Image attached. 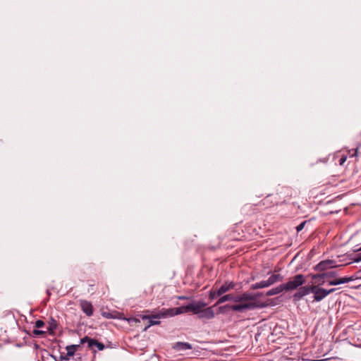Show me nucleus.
<instances>
[{
    "mask_svg": "<svg viewBox=\"0 0 361 361\" xmlns=\"http://www.w3.org/2000/svg\"><path fill=\"white\" fill-rule=\"evenodd\" d=\"M262 295V293H243L241 295H237V304L231 305V309L233 311L242 312L243 310L266 307L264 303L257 300V298Z\"/></svg>",
    "mask_w": 361,
    "mask_h": 361,
    "instance_id": "obj_1",
    "label": "nucleus"
},
{
    "mask_svg": "<svg viewBox=\"0 0 361 361\" xmlns=\"http://www.w3.org/2000/svg\"><path fill=\"white\" fill-rule=\"evenodd\" d=\"M305 283L304 275L300 274L291 278L287 283H283L286 291H292L298 289Z\"/></svg>",
    "mask_w": 361,
    "mask_h": 361,
    "instance_id": "obj_2",
    "label": "nucleus"
},
{
    "mask_svg": "<svg viewBox=\"0 0 361 361\" xmlns=\"http://www.w3.org/2000/svg\"><path fill=\"white\" fill-rule=\"evenodd\" d=\"M341 266L336 261L332 259H326L320 262L314 269L317 271H324L329 269H332Z\"/></svg>",
    "mask_w": 361,
    "mask_h": 361,
    "instance_id": "obj_3",
    "label": "nucleus"
},
{
    "mask_svg": "<svg viewBox=\"0 0 361 361\" xmlns=\"http://www.w3.org/2000/svg\"><path fill=\"white\" fill-rule=\"evenodd\" d=\"M168 314H169L165 313V311L164 310L157 314L142 316V319H149V325L145 327V330H146L150 326L159 324L160 323L159 319L160 318L166 317Z\"/></svg>",
    "mask_w": 361,
    "mask_h": 361,
    "instance_id": "obj_4",
    "label": "nucleus"
},
{
    "mask_svg": "<svg viewBox=\"0 0 361 361\" xmlns=\"http://www.w3.org/2000/svg\"><path fill=\"white\" fill-rule=\"evenodd\" d=\"M207 305V304L203 301H197L188 305L187 308L193 314L199 315Z\"/></svg>",
    "mask_w": 361,
    "mask_h": 361,
    "instance_id": "obj_5",
    "label": "nucleus"
},
{
    "mask_svg": "<svg viewBox=\"0 0 361 361\" xmlns=\"http://www.w3.org/2000/svg\"><path fill=\"white\" fill-rule=\"evenodd\" d=\"M314 289H315L314 288V285L305 286H301L298 288V291L294 294L293 297L295 300H299L309 293H313Z\"/></svg>",
    "mask_w": 361,
    "mask_h": 361,
    "instance_id": "obj_6",
    "label": "nucleus"
},
{
    "mask_svg": "<svg viewBox=\"0 0 361 361\" xmlns=\"http://www.w3.org/2000/svg\"><path fill=\"white\" fill-rule=\"evenodd\" d=\"M314 300L317 302H319L322 300L326 296H327V293L326 292V289L319 288V286L314 285Z\"/></svg>",
    "mask_w": 361,
    "mask_h": 361,
    "instance_id": "obj_7",
    "label": "nucleus"
},
{
    "mask_svg": "<svg viewBox=\"0 0 361 361\" xmlns=\"http://www.w3.org/2000/svg\"><path fill=\"white\" fill-rule=\"evenodd\" d=\"M165 313H168V316H173L179 314L187 313L190 312V310H188L187 305L182 306L176 308H171L165 310Z\"/></svg>",
    "mask_w": 361,
    "mask_h": 361,
    "instance_id": "obj_8",
    "label": "nucleus"
},
{
    "mask_svg": "<svg viewBox=\"0 0 361 361\" xmlns=\"http://www.w3.org/2000/svg\"><path fill=\"white\" fill-rule=\"evenodd\" d=\"M80 307L82 310L88 316L90 317L93 314V307L90 302L87 300H82L80 302Z\"/></svg>",
    "mask_w": 361,
    "mask_h": 361,
    "instance_id": "obj_9",
    "label": "nucleus"
},
{
    "mask_svg": "<svg viewBox=\"0 0 361 361\" xmlns=\"http://www.w3.org/2000/svg\"><path fill=\"white\" fill-rule=\"evenodd\" d=\"M215 313L213 310V307H205L202 312L198 315L199 318H204L211 319L214 318Z\"/></svg>",
    "mask_w": 361,
    "mask_h": 361,
    "instance_id": "obj_10",
    "label": "nucleus"
},
{
    "mask_svg": "<svg viewBox=\"0 0 361 361\" xmlns=\"http://www.w3.org/2000/svg\"><path fill=\"white\" fill-rule=\"evenodd\" d=\"M235 287V283L232 281H226L219 288V294H224L225 293L234 289Z\"/></svg>",
    "mask_w": 361,
    "mask_h": 361,
    "instance_id": "obj_11",
    "label": "nucleus"
},
{
    "mask_svg": "<svg viewBox=\"0 0 361 361\" xmlns=\"http://www.w3.org/2000/svg\"><path fill=\"white\" fill-rule=\"evenodd\" d=\"M226 301H233V302H237V295H235L233 294H227V295H223L218 300V301L216 302V304L213 307L216 306L219 304L224 303Z\"/></svg>",
    "mask_w": 361,
    "mask_h": 361,
    "instance_id": "obj_12",
    "label": "nucleus"
},
{
    "mask_svg": "<svg viewBox=\"0 0 361 361\" xmlns=\"http://www.w3.org/2000/svg\"><path fill=\"white\" fill-rule=\"evenodd\" d=\"M173 348L178 351L186 350L192 349V345L188 343L177 342L173 345Z\"/></svg>",
    "mask_w": 361,
    "mask_h": 361,
    "instance_id": "obj_13",
    "label": "nucleus"
},
{
    "mask_svg": "<svg viewBox=\"0 0 361 361\" xmlns=\"http://www.w3.org/2000/svg\"><path fill=\"white\" fill-rule=\"evenodd\" d=\"M353 279L351 277H343L340 279H336L329 281V285L336 286L342 283H345L351 281Z\"/></svg>",
    "mask_w": 361,
    "mask_h": 361,
    "instance_id": "obj_14",
    "label": "nucleus"
},
{
    "mask_svg": "<svg viewBox=\"0 0 361 361\" xmlns=\"http://www.w3.org/2000/svg\"><path fill=\"white\" fill-rule=\"evenodd\" d=\"M283 279V277L281 274H274L267 281L268 282V285H269V286H270L274 284L276 282L282 281Z\"/></svg>",
    "mask_w": 361,
    "mask_h": 361,
    "instance_id": "obj_15",
    "label": "nucleus"
},
{
    "mask_svg": "<svg viewBox=\"0 0 361 361\" xmlns=\"http://www.w3.org/2000/svg\"><path fill=\"white\" fill-rule=\"evenodd\" d=\"M283 290H285V289H284L283 285L282 283V284L279 285V286L269 290V291H267L266 293V295L267 296L274 295H276V294H279V293L283 292Z\"/></svg>",
    "mask_w": 361,
    "mask_h": 361,
    "instance_id": "obj_16",
    "label": "nucleus"
},
{
    "mask_svg": "<svg viewBox=\"0 0 361 361\" xmlns=\"http://www.w3.org/2000/svg\"><path fill=\"white\" fill-rule=\"evenodd\" d=\"M269 286V285H268L267 281H260L259 283H256L252 284L250 286V288L252 290H257V289H259V288H267Z\"/></svg>",
    "mask_w": 361,
    "mask_h": 361,
    "instance_id": "obj_17",
    "label": "nucleus"
},
{
    "mask_svg": "<svg viewBox=\"0 0 361 361\" xmlns=\"http://www.w3.org/2000/svg\"><path fill=\"white\" fill-rule=\"evenodd\" d=\"M335 275L334 272L330 271V272H326L321 274H314L312 276L313 279H322V278H331L334 277Z\"/></svg>",
    "mask_w": 361,
    "mask_h": 361,
    "instance_id": "obj_18",
    "label": "nucleus"
},
{
    "mask_svg": "<svg viewBox=\"0 0 361 361\" xmlns=\"http://www.w3.org/2000/svg\"><path fill=\"white\" fill-rule=\"evenodd\" d=\"M78 347V345H68L66 347L67 355L69 357L73 356Z\"/></svg>",
    "mask_w": 361,
    "mask_h": 361,
    "instance_id": "obj_19",
    "label": "nucleus"
},
{
    "mask_svg": "<svg viewBox=\"0 0 361 361\" xmlns=\"http://www.w3.org/2000/svg\"><path fill=\"white\" fill-rule=\"evenodd\" d=\"M93 346H96L99 350H102L104 348V345L95 339L90 340V347Z\"/></svg>",
    "mask_w": 361,
    "mask_h": 361,
    "instance_id": "obj_20",
    "label": "nucleus"
},
{
    "mask_svg": "<svg viewBox=\"0 0 361 361\" xmlns=\"http://www.w3.org/2000/svg\"><path fill=\"white\" fill-rule=\"evenodd\" d=\"M350 258L349 262H345V264H350L353 262H360L361 260V254H355L353 253L350 255Z\"/></svg>",
    "mask_w": 361,
    "mask_h": 361,
    "instance_id": "obj_21",
    "label": "nucleus"
},
{
    "mask_svg": "<svg viewBox=\"0 0 361 361\" xmlns=\"http://www.w3.org/2000/svg\"><path fill=\"white\" fill-rule=\"evenodd\" d=\"M222 295L221 294H219V289H212L210 291H209V298L210 300H214L216 298L219 297V296H221Z\"/></svg>",
    "mask_w": 361,
    "mask_h": 361,
    "instance_id": "obj_22",
    "label": "nucleus"
},
{
    "mask_svg": "<svg viewBox=\"0 0 361 361\" xmlns=\"http://www.w3.org/2000/svg\"><path fill=\"white\" fill-rule=\"evenodd\" d=\"M56 328V323L54 320L52 321V322H51L49 324V327L47 328V331L50 333H53L54 332V330Z\"/></svg>",
    "mask_w": 361,
    "mask_h": 361,
    "instance_id": "obj_23",
    "label": "nucleus"
},
{
    "mask_svg": "<svg viewBox=\"0 0 361 361\" xmlns=\"http://www.w3.org/2000/svg\"><path fill=\"white\" fill-rule=\"evenodd\" d=\"M44 326V322L42 320H37L35 326L37 328H42Z\"/></svg>",
    "mask_w": 361,
    "mask_h": 361,
    "instance_id": "obj_24",
    "label": "nucleus"
},
{
    "mask_svg": "<svg viewBox=\"0 0 361 361\" xmlns=\"http://www.w3.org/2000/svg\"><path fill=\"white\" fill-rule=\"evenodd\" d=\"M306 222H307V221H305L302 222L301 224H300L296 227V231H297L298 232L301 231L303 229V228H304V226H305V225Z\"/></svg>",
    "mask_w": 361,
    "mask_h": 361,
    "instance_id": "obj_25",
    "label": "nucleus"
},
{
    "mask_svg": "<svg viewBox=\"0 0 361 361\" xmlns=\"http://www.w3.org/2000/svg\"><path fill=\"white\" fill-rule=\"evenodd\" d=\"M32 333L35 336H39V335H44L45 334V331H42V330L35 329V330H33Z\"/></svg>",
    "mask_w": 361,
    "mask_h": 361,
    "instance_id": "obj_26",
    "label": "nucleus"
},
{
    "mask_svg": "<svg viewBox=\"0 0 361 361\" xmlns=\"http://www.w3.org/2000/svg\"><path fill=\"white\" fill-rule=\"evenodd\" d=\"M90 340H92V338H90L87 336H85V337L81 338L80 343L82 344V343H85L87 342L88 343V345L90 346Z\"/></svg>",
    "mask_w": 361,
    "mask_h": 361,
    "instance_id": "obj_27",
    "label": "nucleus"
},
{
    "mask_svg": "<svg viewBox=\"0 0 361 361\" xmlns=\"http://www.w3.org/2000/svg\"><path fill=\"white\" fill-rule=\"evenodd\" d=\"M346 159H347V156H346V155H344V154H343V155H342V156H341V158H340V159H339V164H340L341 166H342V165L345 163V161H346Z\"/></svg>",
    "mask_w": 361,
    "mask_h": 361,
    "instance_id": "obj_28",
    "label": "nucleus"
},
{
    "mask_svg": "<svg viewBox=\"0 0 361 361\" xmlns=\"http://www.w3.org/2000/svg\"><path fill=\"white\" fill-rule=\"evenodd\" d=\"M227 307L231 308V306H228V305H224V306L219 307V313H221V312H224V310L225 308H227Z\"/></svg>",
    "mask_w": 361,
    "mask_h": 361,
    "instance_id": "obj_29",
    "label": "nucleus"
},
{
    "mask_svg": "<svg viewBox=\"0 0 361 361\" xmlns=\"http://www.w3.org/2000/svg\"><path fill=\"white\" fill-rule=\"evenodd\" d=\"M336 290V288H331L329 290H326V292L327 293V295Z\"/></svg>",
    "mask_w": 361,
    "mask_h": 361,
    "instance_id": "obj_30",
    "label": "nucleus"
},
{
    "mask_svg": "<svg viewBox=\"0 0 361 361\" xmlns=\"http://www.w3.org/2000/svg\"><path fill=\"white\" fill-rule=\"evenodd\" d=\"M357 150L358 149L357 148L355 150V152L351 155L352 157L353 156H357Z\"/></svg>",
    "mask_w": 361,
    "mask_h": 361,
    "instance_id": "obj_31",
    "label": "nucleus"
},
{
    "mask_svg": "<svg viewBox=\"0 0 361 361\" xmlns=\"http://www.w3.org/2000/svg\"><path fill=\"white\" fill-rule=\"evenodd\" d=\"M178 299H179V300H185V299H188V298H187V297H185V296H179V297H178Z\"/></svg>",
    "mask_w": 361,
    "mask_h": 361,
    "instance_id": "obj_32",
    "label": "nucleus"
}]
</instances>
